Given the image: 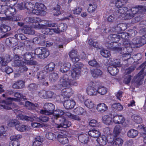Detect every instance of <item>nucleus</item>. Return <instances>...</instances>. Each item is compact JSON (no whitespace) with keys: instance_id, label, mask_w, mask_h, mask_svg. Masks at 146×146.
Here are the masks:
<instances>
[{"instance_id":"23","label":"nucleus","mask_w":146,"mask_h":146,"mask_svg":"<svg viewBox=\"0 0 146 146\" xmlns=\"http://www.w3.org/2000/svg\"><path fill=\"white\" fill-rule=\"evenodd\" d=\"M72 94V89L69 88L62 90V95L64 98H69Z\"/></svg>"},{"instance_id":"25","label":"nucleus","mask_w":146,"mask_h":146,"mask_svg":"<svg viewBox=\"0 0 146 146\" xmlns=\"http://www.w3.org/2000/svg\"><path fill=\"white\" fill-rule=\"evenodd\" d=\"M88 133L90 136L95 138H98L100 135V132L94 129L90 130Z\"/></svg>"},{"instance_id":"57","label":"nucleus","mask_w":146,"mask_h":146,"mask_svg":"<svg viewBox=\"0 0 146 146\" xmlns=\"http://www.w3.org/2000/svg\"><path fill=\"white\" fill-rule=\"evenodd\" d=\"M49 78L52 81H55L58 78V75L55 72L52 73L50 74Z\"/></svg>"},{"instance_id":"63","label":"nucleus","mask_w":146,"mask_h":146,"mask_svg":"<svg viewBox=\"0 0 146 146\" xmlns=\"http://www.w3.org/2000/svg\"><path fill=\"white\" fill-rule=\"evenodd\" d=\"M89 125L93 127H96L99 126V124L97 121L94 119L91 120L89 123Z\"/></svg>"},{"instance_id":"28","label":"nucleus","mask_w":146,"mask_h":146,"mask_svg":"<svg viewBox=\"0 0 146 146\" xmlns=\"http://www.w3.org/2000/svg\"><path fill=\"white\" fill-rule=\"evenodd\" d=\"M25 105L27 108L29 110H34L36 108L38 107V104L36 103L35 104L29 102L27 101L25 103Z\"/></svg>"},{"instance_id":"11","label":"nucleus","mask_w":146,"mask_h":146,"mask_svg":"<svg viewBox=\"0 0 146 146\" xmlns=\"http://www.w3.org/2000/svg\"><path fill=\"white\" fill-rule=\"evenodd\" d=\"M127 29V25L125 23L119 24L115 25L111 28V31L114 32L119 33L125 31Z\"/></svg>"},{"instance_id":"31","label":"nucleus","mask_w":146,"mask_h":146,"mask_svg":"<svg viewBox=\"0 0 146 146\" xmlns=\"http://www.w3.org/2000/svg\"><path fill=\"white\" fill-rule=\"evenodd\" d=\"M102 119L104 123L107 125H110L112 122L113 119L111 117L108 115L103 116Z\"/></svg>"},{"instance_id":"22","label":"nucleus","mask_w":146,"mask_h":146,"mask_svg":"<svg viewBox=\"0 0 146 146\" xmlns=\"http://www.w3.org/2000/svg\"><path fill=\"white\" fill-rule=\"evenodd\" d=\"M108 72L113 76L116 75L119 72V69L117 67L113 66H111L108 68Z\"/></svg>"},{"instance_id":"14","label":"nucleus","mask_w":146,"mask_h":146,"mask_svg":"<svg viewBox=\"0 0 146 146\" xmlns=\"http://www.w3.org/2000/svg\"><path fill=\"white\" fill-rule=\"evenodd\" d=\"M15 38H16L10 37L6 38L5 41L6 44L7 45L11 46L12 47L16 46L18 44L17 39H18L16 37Z\"/></svg>"},{"instance_id":"62","label":"nucleus","mask_w":146,"mask_h":146,"mask_svg":"<svg viewBox=\"0 0 146 146\" xmlns=\"http://www.w3.org/2000/svg\"><path fill=\"white\" fill-rule=\"evenodd\" d=\"M38 86L37 84L32 83L29 85L28 88L29 90L34 91L36 90L38 88Z\"/></svg>"},{"instance_id":"24","label":"nucleus","mask_w":146,"mask_h":146,"mask_svg":"<svg viewBox=\"0 0 146 146\" xmlns=\"http://www.w3.org/2000/svg\"><path fill=\"white\" fill-rule=\"evenodd\" d=\"M90 72L94 77H99L102 74V71L98 69L91 70H90Z\"/></svg>"},{"instance_id":"54","label":"nucleus","mask_w":146,"mask_h":146,"mask_svg":"<svg viewBox=\"0 0 146 146\" xmlns=\"http://www.w3.org/2000/svg\"><path fill=\"white\" fill-rule=\"evenodd\" d=\"M100 54L104 57L107 58L110 55V52L106 50L103 49L100 51Z\"/></svg>"},{"instance_id":"50","label":"nucleus","mask_w":146,"mask_h":146,"mask_svg":"<svg viewBox=\"0 0 146 146\" xmlns=\"http://www.w3.org/2000/svg\"><path fill=\"white\" fill-rule=\"evenodd\" d=\"M28 22L31 23L39 22L40 21V19L37 17H29L27 18Z\"/></svg>"},{"instance_id":"33","label":"nucleus","mask_w":146,"mask_h":146,"mask_svg":"<svg viewBox=\"0 0 146 146\" xmlns=\"http://www.w3.org/2000/svg\"><path fill=\"white\" fill-rule=\"evenodd\" d=\"M138 134V131L133 129H131L129 130L127 133L128 136L130 138H135Z\"/></svg>"},{"instance_id":"21","label":"nucleus","mask_w":146,"mask_h":146,"mask_svg":"<svg viewBox=\"0 0 146 146\" xmlns=\"http://www.w3.org/2000/svg\"><path fill=\"white\" fill-rule=\"evenodd\" d=\"M67 27V25L66 24L61 23L57 26L56 28H54L55 33H59L60 32L64 31L66 30Z\"/></svg>"},{"instance_id":"55","label":"nucleus","mask_w":146,"mask_h":146,"mask_svg":"<svg viewBox=\"0 0 146 146\" xmlns=\"http://www.w3.org/2000/svg\"><path fill=\"white\" fill-rule=\"evenodd\" d=\"M19 121L16 119H11L9 121L8 125L10 127L15 126L16 128V126L19 123Z\"/></svg>"},{"instance_id":"41","label":"nucleus","mask_w":146,"mask_h":146,"mask_svg":"<svg viewBox=\"0 0 146 146\" xmlns=\"http://www.w3.org/2000/svg\"><path fill=\"white\" fill-rule=\"evenodd\" d=\"M32 11L33 14L37 15H44L46 13L44 11L40 10L37 8L36 9L33 8Z\"/></svg>"},{"instance_id":"53","label":"nucleus","mask_w":146,"mask_h":146,"mask_svg":"<svg viewBox=\"0 0 146 146\" xmlns=\"http://www.w3.org/2000/svg\"><path fill=\"white\" fill-rule=\"evenodd\" d=\"M126 0H117L115 3V6L117 8L122 7V6L126 3Z\"/></svg>"},{"instance_id":"37","label":"nucleus","mask_w":146,"mask_h":146,"mask_svg":"<svg viewBox=\"0 0 146 146\" xmlns=\"http://www.w3.org/2000/svg\"><path fill=\"white\" fill-rule=\"evenodd\" d=\"M123 142V140L121 138L118 137L114 140L112 143L113 146H121Z\"/></svg>"},{"instance_id":"5","label":"nucleus","mask_w":146,"mask_h":146,"mask_svg":"<svg viewBox=\"0 0 146 146\" xmlns=\"http://www.w3.org/2000/svg\"><path fill=\"white\" fill-rule=\"evenodd\" d=\"M34 53L35 57L36 55L38 58L40 59L47 57L49 54L48 50L43 47L37 48L34 51Z\"/></svg>"},{"instance_id":"56","label":"nucleus","mask_w":146,"mask_h":146,"mask_svg":"<svg viewBox=\"0 0 146 146\" xmlns=\"http://www.w3.org/2000/svg\"><path fill=\"white\" fill-rule=\"evenodd\" d=\"M25 9H27L30 11H32V10L34 7V6L31 3L25 2Z\"/></svg>"},{"instance_id":"20","label":"nucleus","mask_w":146,"mask_h":146,"mask_svg":"<svg viewBox=\"0 0 146 146\" xmlns=\"http://www.w3.org/2000/svg\"><path fill=\"white\" fill-rule=\"evenodd\" d=\"M125 119L121 115H116L113 116V121L115 123H122L124 122Z\"/></svg>"},{"instance_id":"12","label":"nucleus","mask_w":146,"mask_h":146,"mask_svg":"<svg viewBox=\"0 0 146 146\" xmlns=\"http://www.w3.org/2000/svg\"><path fill=\"white\" fill-rule=\"evenodd\" d=\"M69 55L74 64L78 63V62L79 61V58L77 51L74 50H72L69 52Z\"/></svg>"},{"instance_id":"32","label":"nucleus","mask_w":146,"mask_h":146,"mask_svg":"<svg viewBox=\"0 0 146 146\" xmlns=\"http://www.w3.org/2000/svg\"><path fill=\"white\" fill-rule=\"evenodd\" d=\"M57 139L58 141L62 144H65L68 142V139L63 136L59 135L57 136Z\"/></svg>"},{"instance_id":"17","label":"nucleus","mask_w":146,"mask_h":146,"mask_svg":"<svg viewBox=\"0 0 146 146\" xmlns=\"http://www.w3.org/2000/svg\"><path fill=\"white\" fill-rule=\"evenodd\" d=\"M63 105L66 109H70L74 108L76 105V103L73 100H65Z\"/></svg>"},{"instance_id":"60","label":"nucleus","mask_w":146,"mask_h":146,"mask_svg":"<svg viewBox=\"0 0 146 146\" xmlns=\"http://www.w3.org/2000/svg\"><path fill=\"white\" fill-rule=\"evenodd\" d=\"M89 65L98 68L100 67L99 64L95 60L90 61L88 62Z\"/></svg>"},{"instance_id":"42","label":"nucleus","mask_w":146,"mask_h":146,"mask_svg":"<svg viewBox=\"0 0 146 146\" xmlns=\"http://www.w3.org/2000/svg\"><path fill=\"white\" fill-rule=\"evenodd\" d=\"M107 92V89L104 86H100L97 89V93L101 95H104Z\"/></svg>"},{"instance_id":"43","label":"nucleus","mask_w":146,"mask_h":146,"mask_svg":"<svg viewBox=\"0 0 146 146\" xmlns=\"http://www.w3.org/2000/svg\"><path fill=\"white\" fill-rule=\"evenodd\" d=\"M27 127L26 126L23 125L19 122V123L16 126V129L19 131L23 132L26 130Z\"/></svg>"},{"instance_id":"52","label":"nucleus","mask_w":146,"mask_h":146,"mask_svg":"<svg viewBox=\"0 0 146 146\" xmlns=\"http://www.w3.org/2000/svg\"><path fill=\"white\" fill-rule=\"evenodd\" d=\"M4 129L3 126L0 127V138L1 139L5 138L6 135V131Z\"/></svg>"},{"instance_id":"27","label":"nucleus","mask_w":146,"mask_h":146,"mask_svg":"<svg viewBox=\"0 0 146 146\" xmlns=\"http://www.w3.org/2000/svg\"><path fill=\"white\" fill-rule=\"evenodd\" d=\"M55 67V64L53 62L50 63L46 65L44 68L45 71L47 73L50 72L54 70Z\"/></svg>"},{"instance_id":"7","label":"nucleus","mask_w":146,"mask_h":146,"mask_svg":"<svg viewBox=\"0 0 146 146\" xmlns=\"http://www.w3.org/2000/svg\"><path fill=\"white\" fill-rule=\"evenodd\" d=\"M132 14L135 16L137 14L143 13L146 11L145 6L141 5H138L130 9Z\"/></svg>"},{"instance_id":"35","label":"nucleus","mask_w":146,"mask_h":146,"mask_svg":"<svg viewBox=\"0 0 146 146\" xmlns=\"http://www.w3.org/2000/svg\"><path fill=\"white\" fill-rule=\"evenodd\" d=\"M114 12L115 14V15L117 16V18H120L122 15L125 13L122 7L116 9Z\"/></svg>"},{"instance_id":"6","label":"nucleus","mask_w":146,"mask_h":146,"mask_svg":"<svg viewBox=\"0 0 146 146\" xmlns=\"http://www.w3.org/2000/svg\"><path fill=\"white\" fill-rule=\"evenodd\" d=\"M12 101L8 98L6 100H3L2 101L1 103L2 104H0V108L1 109L6 110H10L13 108L18 109V106L12 103Z\"/></svg>"},{"instance_id":"46","label":"nucleus","mask_w":146,"mask_h":146,"mask_svg":"<svg viewBox=\"0 0 146 146\" xmlns=\"http://www.w3.org/2000/svg\"><path fill=\"white\" fill-rule=\"evenodd\" d=\"M40 21L41 22V25H42L46 26L49 27H55L56 25L57 26V25L55 24L50 23L45 20H42L41 21Z\"/></svg>"},{"instance_id":"51","label":"nucleus","mask_w":146,"mask_h":146,"mask_svg":"<svg viewBox=\"0 0 146 146\" xmlns=\"http://www.w3.org/2000/svg\"><path fill=\"white\" fill-rule=\"evenodd\" d=\"M52 117L51 115H48V116L45 115H42L40 116L39 118V120L42 122H46L48 121L50 118L52 119Z\"/></svg>"},{"instance_id":"8","label":"nucleus","mask_w":146,"mask_h":146,"mask_svg":"<svg viewBox=\"0 0 146 146\" xmlns=\"http://www.w3.org/2000/svg\"><path fill=\"white\" fill-rule=\"evenodd\" d=\"M59 124H58L56 127L58 128H67L71 125L70 122L66 120L64 117H62L59 119Z\"/></svg>"},{"instance_id":"1","label":"nucleus","mask_w":146,"mask_h":146,"mask_svg":"<svg viewBox=\"0 0 146 146\" xmlns=\"http://www.w3.org/2000/svg\"><path fill=\"white\" fill-rule=\"evenodd\" d=\"M59 83L60 85L64 87L71 86H76L78 83L76 81L69 78L67 74H64L60 78Z\"/></svg>"},{"instance_id":"26","label":"nucleus","mask_w":146,"mask_h":146,"mask_svg":"<svg viewBox=\"0 0 146 146\" xmlns=\"http://www.w3.org/2000/svg\"><path fill=\"white\" fill-rule=\"evenodd\" d=\"M47 74L46 72L44 70L42 71H41L37 72L36 76L37 79L39 80H43L47 79Z\"/></svg>"},{"instance_id":"16","label":"nucleus","mask_w":146,"mask_h":146,"mask_svg":"<svg viewBox=\"0 0 146 146\" xmlns=\"http://www.w3.org/2000/svg\"><path fill=\"white\" fill-rule=\"evenodd\" d=\"M25 60H29L35 58L34 52H27L22 55Z\"/></svg>"},{"instance_id":"34","label":"nucleus","mask_w":146,"mask_h":146,"mask_svg":"<svg viewBox=\"0 0 146 146\" xmlns=\"http://www.w3.org/2000/svg\"><path fill=\"white\" fill-rule=\"evenodd\" d=\"M96 140L99 144L102 146L106 144V138L105 136L103 135L102 137H99Z\"/></svg>"},{"instance_id":"64","label":"nucleus","mask_w":146,"mask_h":146,"mask_svg":"<svg viewBox=\"0 0 146 146\" xmlns=\"http://www.w3.org/2000/svg\"><path fill=\"white\" fill-rule=\"evenodd\" d=\"M25 64H22L19 67V71L20 72H25L27 71L28 70V68L25 66Z\"/></svg>"},{"instance_id":"3","label":"nucleus","mask_w":146,"mask_h":146,"mask_svg":"<svg viewBox=\"0 0 146 146\" xmlns=\"http://www.w3.org/2000/svg\"><path fill=\"white\" fill-rule=\"evenodd\" d=\"M83 66L81 63H78L74 64V68L71 71L72 78L75 79L78 78L81 72V68Z\"/></svg>"},{"instance_id":"30","label":"nucleus","mask_w":146,"mask_h":146,"mask_svg":"<svg viewBox=\"0 0 146 146\" xmlns=\"http://www.w3.org/2000/svg\"><path fill=\"white\" fill-rule=\"evenodd\" d=\"M16 9L14 7H8L7 11L6 12V16H12L16 14Z\"/></svg>"},{"instance_id":"9","label":"nucleus","mask_w":146,"mask_h":146,"mask_svg":"<svg viewBox=\"0 0 146 146\" xmlns=\"http://www.w3.org/2000/svg\"><path fill=\"white\" fill-rule=\"evenodd\" d=\"M142 68L140 72L136 76V78L138 81H141L146 75V73L144 72V70L146 71V62H145L141 65L139 67Z\"/></svg>"},{"instance_id":"19","label":"nucleus","mask_w":146,"mask_h":146,"mask_svg":"<svg viewBox=\"0 0 146 146\" xmlns=\"http://www.w3.org/2000/svg\"><path fill=\"white\" fill-rule=\"evenodd\" d=\"M17 117L18 119L21 120H25L31 121H33L36 119L35 117H30L27 115H24L22 114H18Z\"/></svg>"},{"instance_id":"47","label":"nucleus","mask_w":146,"mask_h":146,"mask_svg":"<svg viewBox=\"0 0 146 146\" xmlns=\"http://www.w3.org/2000/svg\"><path fill=\"white\" fill-rule=\"evenodd\" d=\"M45 137L49 140H54L56 139V135L54 133L48 132L46 133Z\"/></svg>"},{"instance_id":"58","label":"nucleus","mask_w":146,"mask_h":146,"mask_svg":"<svg viewBox=\"0 0 146 146\" xmlns=\"http://www.w3.org/2000/svg\"><path fill=\"white\" fill-rule=\"evenodd\" d=\"M84 103L86 106L89 108H91L93 107L94 104L90 99L86 100Z\"/></svg>"},{"instance_id":"15","label":"nucleus","mask_w":146,"mask_h":146,"mask_svg":"<svg viewBox=\"0 0 146 146\" xmlns=\"http://www.w3.org/2000/svg\"><path fill=\"white\" fill-rule=\"evenodd\" d=\"M64 113V112L60 110H57L53 111L52 116V119L54 118L56 120L62 117H63L62 115Z\"/></svg>"},{"instance_id":"48","label":"nucleus","mask_w":146,"mask_h":146,"mask_svg":"<svg viewBox=\"0 0 146 146\" xmlns=\"http://www.w3.org/2000/svg\"><path fill=\"white\" fill-rule=\"evenodd\" d=\"M111 107L113 109L118 111L121 110L123 109L122 106L119 103H115L112 104Z\"/></svg>"},{"instance_id":"49","label":"nucleus","mask_w":146,"mask_h":146,"mask_svg":"<svg viewBox=\"0 0 146 146\" xmlns=\"http://www.w3.org/2000/svg\"><path fill=\"white\" fill-rule=\"evenodd\" d=\"M11 28L8 26L4 25H1L0 27V33H6L11 30Z\"/></svg>"},{"instance_id":"4","label":"nucleus","mask_w":146,"mask_h":146,"mask_svg":"<svg viewBox=\"0 0 146 146\" xmlns=\"http://www.w3.org/2000/svg\"><path fill=\"white\" fill-rule=\"evenodd\" d=\"M44 110L40 111L41 114L47 115H52L55 109V106L51 103H46L44 106Z\"/></svg>"},{"instance_id":"59","label":"nucleus","mask_w":146,"mask_h":146,"mask_svg":"<svg viewBox=\"0 0 146 146\" xmlns=\"http://www.w3.org/2000/svg\"><path fill=\"white\" fill-rule=\"evenodd\" d=\"M142 56L140 53H138L136 54L133 55L132 56V58L134 60V62H137L140 60L142 58Z\"/></svg>"},{"instance_id":"18","label":"nucleus","mask_w":146,"mask_h":146,"mask_svg":"<svg viewBox=\"0 0 146 146\" xmlns=\"http://www.w3.org/2000/svg\"><path fill=\"white\" fill-rule=\"evenodd\" d=\"M79 141L82 143L86 144L89 141V138L88 136L85 134H81L78 136Z\"/></svg>"},{"instance_id":"39","label":"nucleus","mask_w":146,"mask_h":146,"mask_svg":"<svg viewBox=\"0 0 146 146\" xmlns=\"http://www.w3.org/2000/svg\"><path fill=\"white\" fill-rule=\"evenodd\" d=\"M122 129L121 127L119 125H116L114 127L113 131V134L114 137L119 135Z\"/></svg>"},{"instance_id":"13","label":"nucleus","mask_w":146,"mask_h":146,"mask_svg":"<svg viewBox=\"0 0 146 146\" xmlns=\"http://www.w3.org/2000/svg\"><path fill=\"white\" fill-rule=\"evenodd\" d=\"M0 63L3 65H6L11 61L12 57L9 54H6L3 56L0 57Z\"/></svg>"},{"instance_id":"29","label":"nucleus","mask_w":146,"mask_h":146,"mask_svg":"<svg viewBox=\"0 0 146 146\" xmlns=\"http://www.w3.org/2000/svg\"><path fill=\"white\" fill-rule=\"evenodd\" d=\"M24 83L23 81H17L14 83L12 87L14 88L20 89L24 87Z\"/></svg>"},{"instance_id":"40","label":"nucleus","mask_w":146,"mask_h":146,"mask_svg":"<svg viewBox=\"0 0 146 146\" xmlns=\"http://www.w3.org/2000/svg\"><path fill=\"white\" fill-rule=\"evenodd\" d=\"M14 96L16 98H9V99H10L12 101H19L21 100V98L22 97V94L19 93L15 92L14 94Z\"/></svg>"},{"instance_id":"10","label":"nucleus","mask_w":146,"mask_h":146,"mask_svg":"<svg viewBox=\"0 0 146 146\" xmlns=\"http://www.w3.org/2000/svg\"><path fill=\"white\" fill-rule=\"evenodd\" d=\"M125 36L124 33H120L119 35L118 34H111L108 36V38L113 43H117L121 37L122 38H124V36Z\"/></svg>"},{"instance_id":"36","label":"nucleus","mask_w":146,"mask_h":146,"mask_svg":"<svg viewBox=\"0 0 146 146\" xmlns=\"http://www.w3.org/2000/svg\"><path fill=\"white\" fill-rule=\"evenodd\" d=\"M87 92L88 95L90 96H94L97 94V90L93 87H89L88 88Z\"/></svg>"},{"instance_id":"61","label":"nucleus","mask_w":146,"mask_h":146,"mask_svg":"<svg viewBox=\"0 0 146 146\" xmlns=\"http://www.w3.org/2000/svg\"><path fill=\"white\" fill-rule=\"evenodd\" d=\"M35 5L36 8L40 10L44 11L45 7L44 4L41 3L36 2L35 3Z\"/></svg>"},{"instance_id":"38","label":"nucleus","mask_w":146,"mask_h":146,"mask_svg":"<svg viewBox=\"0 0 146 146\" xmlns=\"http://www.w3.org/2000/svg\"><path fill=\"white\" fill-rule=\"evenodd\" d=\"M74 112L78 115H83L86 112L85 110L82 108L78 107L75 108L74 110Z\"/></svg>"},{"instance_id":"2","label":"nucleus","mask_w":146,"mask_h":146,"mask_svg":"<svg viewBox=\"0 0 146 146\" xmlns=\"http://www.w3.org/2000/svg\"><path fill=\"white\" fill-rule=\"evenodd\" d=\"M21 32H24L26 34L30 35H33L35 33V31L29 27H25L23 29H19L17 31V34H16L15 36L19 40H25L27 39V37L21 33Z\"/></svg>"},{"instance_id":"44","label":"nucleus","mask_w":146,"mask_h":146,"mask_svg":"<svg viewBox=\"0 0 146 146\" xmlns=\"http://www.w3.org/2000/svg\"><path fill=\"white\" fill-rule=\"evenodd\" d=\"M107 109L108 107L104 103L99 104L97 106V110L100 111H104Z\"/></svg>"},{"instance_id":"45","label":"nucleus","mask_w":146,"mask_h":146,"mask_svg":"<svg viewBox=\"0 0 146 146\" xmlns=\"http://www.w3.org/2000/svg\"><path fill=\"white\" fill-rule=\"evenodd\" d=\"M53 15L54 16H58L61 14L60 7L59 5H57L56 7L53 8Z\"/></svg>"}]
</instances>
